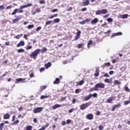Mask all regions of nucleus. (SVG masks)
Wrapping results in <instances>:
<instances>
[{
  "label": "nucleus",
  "mask_w": 130,
  "mask_h": 130,
  "mask_svg": "<svg viewBox=\"0 0 130 130\" xmlns=\"http://www.w3.org/2000/svg\"><path fill=\"white\" fill-rule=\"evenodd\" d=\"M40 49H36L30 54H29L30 57L34 59H36V58L38 56V54L40 53Z\"/></svg>",
  "instance_id": "obj_1"
},
{
  "label": "nucleus",
  "mask_w": 130,
  "mask_h": 130,
  "mask_svg": "<svg viewBox=\"0 0 130 130\" xmlns=\"http://www.w3.org/2000/svg\"><path fill=\"white\" fill-rule=\"evenodd\" d=\"M98 95L97 94V93H93L92 94H89L88 95L86 96L84 100V101H88V100H90L92 97H93L94 98H96Z\"/></svg>",
  "instance_id": "obj_2"
},
{
  "label": "nucleus",
  "mask_w": 130,
  "mask_h": 130,
  "mask_svg": "<svg viewBox=\"0 0 130 130\" xmlns=\"http://www.w3.org/2000/svg\"><path fill=\"white\" fill-rule=\"evenodd\" d=\"M90 105H91V103H90V102L82 104L80 106V109H81V110H85V109H86V108H88Z\"/></svg>",
  "instance_id": "obj_3"
},
{
  "label": "nucleus",
  "mask_w": 130,
  "mask_h": 130,
  "mask_svg": "<svg viewBox=\"0 0 130 130\" xmlns=\"http://www.w3.org/2000/svg\"><path fill=\"white\" fill-rule=\"evenodd\" d=\"M108 12L107 9H102V10L96 11L95 15H105V14H107Z\"/></svg>",
  "instance_id": "obj_4"
},
{
  "label": "nucleus",
  "mask_w": 130,
  "mask_h": 130,
  "mask_svg": "<svg viewBox=\"0 0 130 130\" xmlns=\"http://www.w3.org/2000/svg\"><path fill=\"white\" fill-rule=\"evenodd\" d=\"M42 110H43V107H39L35 108L33 110V112L34 113H40Z\"/></svg>",
  "instance_id": "obj_5"
},
{
  "label": "nucleus",
  "mask_w": 130,
  "mask_h": 130,
  "mask_svg": "<svg viewBox=\"0 0 130 130\" xmlns=\"http://www.w3.org/2000/svg\"><path fill=\"white\" fill-rule=\"evenodd\" d=\"M95 87H96L98 90L99 88H100L101 89H104V88H105V85L103 83H98L95 85Z\"/></svg>",
  "instance_id": "obj_6"
},
{
  "label": "nucleus",
  "mask_w": 130,
  "mask_h": 130,
  "mask_svg": "<svg viewBox=\"0 0 130 130\" xmlns=\"http://www.w3.org/2000/svg\"><path fill=\"white\" fill-rule=\"evenodd\" d=\"M77 31L76 36L74 38V40L77 41L79 38H80V36H81V31L80 30H79L78 29H76Z\"/></svg>",
  "instance_id": "obj_7"
},
{
  "label": "nucleus",
  "mask_w": 130,
  "mask_h": 130,
  "mask_svg": "<svg viewBox=\"0 0 130 130\" xmlns=\"http://www.w3.org/2000/svg\"><path fill=\"white\" fill-rule=\"evenodd\" d=\"M120 106H121V104L120 103H118L117 105H114L111 109L112 111H115V109H116V108H119Z\"/></svg>",
  "instance_id": "obj_8"
},
{
  "label": "nucleus",
  "mask_w": 130,
  "mask_h": 130,
  "mask_svg": "<svg viewBox=\"0 0 130 130\" xmlns=\"http://www.w3.org/2000/svg\"><path fill=\"white\" fill-rule=\"evenodd\" d=\"M86 118L89 120H92L94 118V116L92 114H88L86 115Z\"/></svg>",
  "instance_id": "obj_9"
},
{
  "label": "nucleus",
  "mask_w": 130,
  "mask_h": 130,
  "mask_svg": "<svg viewBox=\"0 0 130 130\" xmlns=\"http://www.w3.org/2000/svg\"><path fill=\"white\" fill-rule=\"evenodd\" d=\"M33 5L32 4H28L26 5H23L20 6V9L23 10V9H25V8H28V7H32Z\"/></svg>",
  "instance_id": "obj_10"
},
{
  "label": "nucleus",
  "mask_w": 130,
  "mask_h": 130,
  "mask_svg": "<svg viewBox=\"0 0 130 130\" xmlns=\"http://www.w3.org/2000/svg\"><path fill=\"white\" fill-rule=\"evenodd\" d=\"M82 5L83 7H86V6H89V5H90V2H89V0H86L85 2H82Z\"/></svg>",
  "instance_id": "obj_11"
},
{
  "label": "nucleus",
  "mask_w": 130,
  "mask_h": 130,
  "mask_svg": "<svg viewBox=\"0 0 130 130\" xmlns=\"http://www.w3.org/2000/svg\"><path fill=\"white\" fill-rule=\"evenodd\" d=\"M122 35V32H117L114 35H112L111 37V38H113L114 37H115V36H120Z\"/></svg>",
  "instance_id": "obj_12"
},
{
  "label": "nucleus",
  "mask_w": 130,
  "mask_h": 130,
  "mask_svg": "<svg viewBox=\"0 0 130 130\" xmlns=\"http://www.w3.org/2000/svg\"><path fill=\"white\" fill-rule=\"evenodd\" d=\"M21 19L20 17H17L16 18L12 20V23L13 24H15V23H17V22H19Z\"/></svg>",
  "instance_id": "obj_13"
},
{
  "label": "nucleus",
  "mask_w": 130,
  "mask_h": 130,
  "mask_svg": "<svg viewBox=\"0 0 130 130\" xmlns=\"http://www.w3.org/2000/svg\"><path fill=\"white\" fill-rule=\"evenodd\" d=\"M10 115L9 113H6L4 115V119H10Z\"/></svg>",
  "instance_id": "obj_14"
},
{
  "label": "nucleus",
  "mask_w": 130,
  "mask_h": 130,
  "mask_svg": "<svg viewBox=\"0 0 130 130\" xmlns=\"http://www.w3.org/2000/svg\"><path fill=\"white\" fill-rule=\"evenodd\" d=\"M24 45H25V42L23 41H21L17 45V47H20V46H24Z\"/></svg>",
  "instance_id": "obj_15"
},
{
  "label": "nucleus",
  "mask_w": 130,
  "mask_h": 130,
  "mask_svg": "<svg viewBox=\"0 0 130 130\" xmlns=\"http://www.w3.org/2000/svg\"><path fill=\"white\" fill-rule=\"evenodd\" d=\"M59 83H60V79L58 78H56L55 81H53L54 85H56Z\"/></svg>",
  "instance_id": "obj_16"
},
{
  "label": "nucleus",
  "mask_w": 130,
  "mask_h": 130,
  "mask_svg": "<svg viewBox=\"0 0 130 130\" xmlns=\"http://www.w3.org/2000/svg\"><path fill=\"white\" fill-rule=\"evenodd\" d=\"M105 83H108V84H111L112 83V79L107 78L104 80Z\"/></svg>",
  "instance_id": "obj_17"
},
{
  "label": "nucleus",
  "mask_w": 130,
  "mask_h": 130,
  "mask_svg": "<svg viewBox=\"0 0 130 130\" xmlns=\"http://www.w3.org/2000/svg\"><path fill=\"white\" fill-rule=\"evenodd\" d=\"M84 83H85V81L81 80L79 82H77L76 83V85H77V86H82V85H83V84H84Z\"/></svg>",
  "instance_id": "obj_18"
},
{
  "label": "nucleus",
  "mask_w": 130,
  "mask_h": 130,
  "mask_svg": "<svg viewBox=\"0 0 130 130\" xmlns=\"http://www.w3.org/2000/svg\"><path fill=\"white\" fill-rule=\"evenodd\" d=\"M58 107H61V105L58 104H55L52 107V109L54 110V109H56V108H58Z\"/></svg>",
  "instance_id": "obj_19"
},
{
  "label": "nucleus",
  "mask_w": 130,
  "mask_h": 130,
  "mask_svg": "<svg viewBox=\"0 0 130 130\" xmlns=\"http://www.w3.org/2000/svg\"><path fill=\"white\" fill-rule=\"evenodd\" d=\"M99 21L98 18H94L91 21V23L92 24H96V23H98Z\"/></svg>",
  "instance_id": "obj_20"
},
{
  "label": "nucleus",
  "mask_w": 130,
  "mask_h": 130,
  "mask_svg": "<svg viewBox=\"0 0 130 130\" xmlns=\"http://www.w3.org/2000/svg\"><path fill=\"white\" fill-rule=\"evenodd\" d=\"M45 67L46 69H48L49 68H50L51 67V62H48V63H46L45 64Z\"/></svg>",
  "instance_id": "obj_21"
},
{
  "label": "nucleus",
  "mask_w": 130,
  "mask_h": 130,
  "mask_svg": "<svg viewBox=\"0 0 130 130\" xmlns=\"http://www.w3.org/2000/svg\"><path fill=\"white\" fill-rule=\"evenodd\" d=\"M94 76V77H98V76H99V68L96 69Z\"/></svg>",
  "instance_id": "obj_22"
},
{
  "label": "nucleus",
  "mask_w": 130,
  "mask_h": 130,
  "mask_svg": "<svg viewBox=\"0 0 130 130\" xmlns=\"http://www.w3.org/2000/svg\"><path fill=\"white\" fill-rule=\"evenodd\" d=\"M25 78H17L16 79V81L19 83V82H23V81H25Z\"/></svg>",
  "instance_id": "obj_23"
},
{
  "label": "nucleus",
  "mask_w": 130,
  "mask_h": 130,
  "mask_svg": "<svg viewBox=\"0 0 130 130\" xmlns=\"http://www.w3.org/2000/svg\"><path fill=\"white\" fill-rule=\"evenodd\" d=\"M93 44V41L92 40H90L87 43V47L88 48H89L90 45H92Z\"/></svg>",
  "instance_id": "obj_24"
},
{
  "label": "nucleus",
  "mask_w": 130,
  "mask_h": 130,
  "mask_svg": "<svg viewBox=\"0 0 130 130\" xmlns=\"http://www.w3.org/2000/svg\"><path fill=\"white\" fill-rule=\"evenodd\" d=\"M124 90L125 91V92H128V93H130V89L128 88V87H127V86H124Z\"/></svg>",
  "instance_id": "obj_25"
},
{
  "label": "nucleus",
  "mask_w": 130,
  "mask_h": 130,
  "mask_svg": "<svg viewBox=\"0 0 130 130\" xmlns=\"http://www.w3.org/2000/svg\"><path fill=\"white\" fill-rule=\"evenodd\" d=\"M18 11H19V10L18 9H15L14 11L11 13L12 16H14L15 15H16V14H17V13H18Z\"/></svg>",
  "instance_id": "obj_26"
},
{
  "label": "nucleus",
  "mask_w": 130,
  "mask_h": 130,
  "mask_svg": "<svg viewBox=\"0 0 130 130\" xmlns=\"http://www.w3.org/2000/svg\"><path fill=\"white\" fill-rule=\"evenodd\" d=\"M40 12H41V10L40 9V8H37L35 10V12H33V15H35V14H36V13H40Z\"/></svg>",
  "instance_id": "obj_27"
},
{
  "label": "nucleus",
  "mask_w": 130,
  "mask_h": 130,
  "mask_svg": "<svg viewBox=\"0 0 130 130\" xmlns=\"http://www.w3.org/2000/svg\"><path fill=\"white\" fill-rule=\"evenodd\" d=\"M57 16H58V14H55L51 16H49V18L51 19H53V18H55L56 17H57Z\"/></svg>",
  "instance_id": "obj_28"
},
{
  "label": "nucleus",
  "mask_w": 130,
  "mask_h": 130,
  "mask_svg": "<svg viewBox=\"0 0 130 130\" xmlns=\"http://www.w3.org/2000/svg\"><path fill=\"white\" fill-rule=\"evenodd\" d=\"M90 92H93V91H98V89L96 87V86H95L93 88H92L91 89H90L89 90Z\"/></svg>",
  "instance_id": "obj_29"
},
{
  "label": "nucleus",
  "mask_w": 130,
  "mask_h": 130,
  "mask_svg": "<svg viewBox=\"0 0 130 130\" xmlns=\"http://www.w3.org/2000/svg\"><path fill=\"white\" fill-rule=\"evenodd\" d=\"M113 101V98H111L110 99H108L107 100V103H111Z\"/></svg>",
  "instance_id": "obj_30"
},
{
  "label": "nucleus",
  "mask_w": 130,
  "mask_h": 130,
  "mask_svg": "<svg viewBox=\"0 0 130 130\" xmlns=\"http://www.w3.org/2000/svg\"><path fill=\"white\" fill-rule=\"evenodd\" d=\"M128 17V14H123L121 16L122 19H127Z\"/></svg>",
  "instance_id": "obj_31"
},
{
  "label": "nucleus",
  "mask_w": 130,
  "mask_h": 130,
  "mask_svg": "<svg viewBox=\"0 0 130 130\" xmlns=\"http://www.w3.org/2000/svg\"><path fill=\"white\" fill-rule=\"evenodd\" d=\"M45 51H47V48H46L45 47H44L43 48V49L41 50V53H44Z\"/></svg>",
  "instance_id": "obj_32"
},
{
  "label": "nucleus",
  "mask_w": 130,
  "mask_h": 130,
  "mask_svg": "<svg viewBox=\"0 0 130 130\" xmlns=\"http://www.w3.org/2000/svg\"><path fill=\"white\" fill-rule=\"evenodd\" d=\"M20 122V121L19 120H16L15 121H13V122L12 123V125L18 124Z\"/></svg>",
  "instance_id": "obj_33"
},
{
  "label": "nucleus",
  "mask_w": 130,
  "mask_h": 130,
  "mask_svg": "<svg viewBox=\"0 0 130 130\" xmlns=\"http://www.w3.org/2000/svg\"><path fill=\"white\" fill-rule=\"evenodd\" d=\"M4 126H5V123H1L0 124V130H3L4 129Z\"/></svg>",
  "instance_id": "obj_34"
},
{
  "label": "nucleus",
  "mask_w": 130,
  "mask_h": 130,
  "mask_svg": "<svg viewBox=\"0 0 130 130\" xmlns=\"http://www.w3.org/2000/svg\"><path fill=\"white\" fill-rule=\"evenodd\" d=\"M18 53H21V52H25V50L23 49H19L17 50Z\"/></svg>",
  "instance_id": "obj_35"
},
{
  "label": "nucleus",
  "mask_w": 130,
  "mask_h": 130,
  "mask_svg": "<svg viewBox=\"0 0 130 130\" xmlns=\"http://www.w3.org/2000/svg\"><path fill=\"white\" fill-rule=\"evenodd\" d=\"M32 48L33 47L32 46H27L25 47V49L26 50H29L30 49H32Z\"/></svg>",
  "instance_id": "obj_36"
},
{
  "label": "nucleus",
  "mask_w": 130,
  "mask_h": 130,
  "mask_svg": "<svg viewBox=\"0 0 130 130\" xmlns=\"http://www.w3.org/2000/svg\"><path fill=\"white\" fill-rule=\"evenodd\" d=\"M84 44L83 43H82V44H79L78 45V47L79 48H83V47H84Z\"/></svg>",
  "instance_id": "obj_37"
},
{
  "label": "nucleus",
  "mask_w": 130,
  "mask_h": 130,
  "mask_svg": "<svg viewBox=\"0 0 130 130\" xmlns=\"http://www.w3.org/2000/svg\"><path fill=\"white\" fill-rule=\"evenodd\" d=\"M110 65H111L110 62H108L104 64V67H110Z\"/></svg>",
  "instance_id": "obj_38"
},
{
  "label": "nucleus",
  "mask_w": 130,
  "mask_h": 130,
  "mask_svg": "<svg viewBox=\"0 0 130 130\" xmlns=\"http://www.w3.org/2000/svg\"><path fill=\"white\" fill-rule=\"evenodd\" d=\"M21 36H23V34H21V35H17L15 37V38H16V39H20V38H21Z\"/></svg>",
  "instance_id": "obj_39"
},
{
  "label": "nucleus",
  "mask_w": 130,
  "mask_h": 130,
  "mask_svg": "<svg viewBox=\"0 0 130 130\" xmlns=\"http://www.w3.org/2000/svg\"><path fill=\"white\" fill-rule=\"evenodd\" d=\"M60 19L59 18H56L54 19V23H59Z\"/></svg>",
  "instance_id": "obj_40"
},
{
  "label": "nucleus",
  "mask_w": 130,
  "mask_h": 130,
  "mask_svg": "<svg viewBox=\"0 0 130 130\" xmlns=\"http://www.w3.org/2000/svg\"><path fill=\"white\" fill-rule=\"evenodd\" d=\"M48 97H49V95H41V99H45V98H48Z\"/></svg>",
  "instance_id": "obj_41"
},
{
  "label": "nucleus",
  "mask_w": 130,
  "mask_h": 130,
  "mask_svg": "<svg viewBox=\"0 0 130 130\" xmlns=\"http://www.w3.org/2000/svg\"><path fill=\"white\" fill-rule=\"evenodd\" d=\"M130 104V101H125L124 102V105H128Z\"/></svg>",
  "instance_id": "obj_42"
},
{
  "label": "nucleus",
  "mask_w": 130,
  "mask_h": 130,
  "mask_svg": "<svg viewBox=\"0 0 130 130\" xmlns=\"http://www.w3.org/2000/svg\"><path fill=\"white\" fill-rule=\"evenodd\" d=\"M52 22V21L51 20H49V21H46L45 24L47 26L48 25H50V24H51Z\"/></svg>",
  "instance_id": "obj_43"
},
{
  "label": "nucleus",
  "mask_w": 130,
  "mask_h": 130,
  "mask_svg": "<svg viewBox=\"0 0 130 130\" xmlns=\"http://www.w3.org/2000/svg\"><path fill=\"white\" fill-rule=\"evenodd\" d=\"M32 28H34V24L28 25L27 26V28L28 29H32Z\"/></svg>",
  "instance_id": "obj_44"
},
{
  "label": "nucleus",
  "mask_w": 130,
  "mask_h": 130,
  "mask_svg": "<svg viewBox=\"0 0 130 130\" xmlns=\"http://www.w3.org/2000/svg\"><path fill=\"white\" fill-rule=\"evenodd\" d=\"M107 20L108 21V22L109 23H111V22H113V19H112V18H109L107 19Z\"/></svg>",
  "instance_id": "obj_45"
},
{
  "label": "nucleus",
  "mask_w": 130,
  "mask_h": 130,
  "mask_svg": "<svg viewBox=\"0 0 130 130\" xmlns=\"http://www.w3.org/2000/svg\"><path fill=\"white\" fill-rule=\"evenodd\" d=\"M114 85H119L120 84V82H119L117 80H115L114 81Z\"/></svg>",
  "instance_id": "obj_46"
},
{
  "label": "nucleus",
  "mask_w": 130,
  "mask_h": 130,
  "mask_svg": "<svg viewBox=\"0 0 130 130\" xmlns=\"http://www.w3.org/2000/svg\"><path fill=\"white\" fill-rule=\"evenodd\" d=\"M104 129V126H102V125H100L99 126V129L100 130H103Z\"/></svg>",
  "instance_id": "obj_47"
},
{
  "label": "nucleus",
  "mask_w": 130,
  "mask_h": 130,
  "mask_svg": "<svg viewBox=\"0 0 130 130\" xmlns=\"http://www.w3.org/2000/svg\"><path fill=\"white\" fill-rule=\"evenodd\" d=\"M47 87V86H46V85H43V86H41L40 88L42 90H45V89H46Z\"/></svg>",
  "instance_id": "obj_48"
},
{
  "label": "nucleus",
  "mask_w": 130,
  "mask_h": 130,
  "mask_svg": "<svg viewBox=\"0 0 130 130\" xmlns=\"http://www.w3.org/2000/svg\"><path fill=\"white\" fill-rule=\"evenodd\" d=\"M45 71V68H41L40 69V72L41 73H42V72H44Z\"/></svg>",
  "instance_id": "obj_49"
},
{
  "label": "nucleus",
  "mask_w": 130,
  "mask_h": 130,
  "mask_svg": "<svg viewBox=\"0 0 130 130\" xmlns=\"http://www.w3.org/2000/svg\"><path fill=\"white\" fill-rule=\"evenodd\" d=\"M80 24L81 25H85V24H86V21L85 20H83L80 22Z\"/></svg>",
  "instance_id": "obj_50"
},
{
  "label": "nucleus",
  "mask_w": 130,
  "mask_h": 130,
  "mask_svg": "<svg viewBox=\"0 0 130 130\" xmlns=\"http://www.w3.org/2000/svg\"><path fill=\"white\" fill-rule=\"evenodd\" d=\"M15 120H16V115H14L12 116V121H15Z\"/></svg>",
  "instance_id": "obj_51"
},
{
  "label": "nucleus",
  "mask_w": 130,
  "mask_h": 130,
  "mask_svg": "<svg viewBox=\"0 0 130 130\" xmlns=\"http://www.w3.org/2000/svg\"><path fill=\"white\" fill-rule=\"evenodd\" d=\"M75 110V109L72 108L69 110V113H72Z\"/></svg>",
  "instance_id": "obj_52"
},
{
  "label": "nucleus",
  "mask_w": 130,
  "mask_h": 130,
  "mask_svg": "<svg viewBox=\"0 0 130 130\" xmlns=\"http://www.w3.org/2000/svg\"><path fill=\"white\" fill-rule=\"evenodd\" d=\"M35 77V75H34V74L33 73H31L30 75H29V77L30 78H34Z\"/></svg>",
  "instance_id": "obj_53"
},
{
  "label": "nucleus",
  "mask_w": 130,
  "mask_h": 130,
  "mask_svg": "<svg viewBox=\"0 0 130 130\" xmlns=\"http://www.w3.org/2000/svg\"><path fill=\"white\" fill-rule=\"evenodd\" d=\"M71 122H72V121L70 119H68L67 120L66 123L67 124H70V123H71Z\"/></svg>",
  "instance_id": "obj_54"
},
{
  "label": "nucleus",
  "mask_w": 130,
  "mask_h": 130,
  "mask_svg": "<svg viewBox=\"0 0 130 130\" xmlns=\"http://www.w3.org/2000/svg\"><path fill=\"white\" fill-rule=\"evenodd\" d=\"M13 8V6L12 5H10L9 6H7L6 7L7 10H10V9H12Z\"/></svg>",
  "instance_id": "obj_55"
},
{
  "label": "nucleus",
  "mask_w": 130,
  "mask_h": 130,
  "mask_svg": "<svg viewBox=\"0 0 130 130\" xmlns=\"http://www.w3.org/2000/svg\"><path fill=\"white\" fill-rule=\"evenodd\" d=\"M42 27L41 26H38L36 29V31H40V29H42Z\"/></svg>",
  "instance_id": "obj_56"
},
{
  "label": "nucleus",
  "mask_w": 130,
  "mask_h": 130,
  "mask_svg": "<svg viewBox=\"0 0 130 130\" xmlns=\"http://www.w3.org/2000/svg\"><path fill=\"white\" fill-rule=\"evenodd\" d=\"M104 77H106V78H109V75L108 73H106L104 74Z\"/></svg>",
  "instance_id": "obj_57"
},
{
  "label": "nucleus",
  "mask_w": 130,
  "mask_h": 130,
  "mask_svg": "<svg viewBox=\"0 0 130 130\" xmlns=\"http://www.w3.org/2000/svg\"><path fill=\"white\" fill-rule=\"evenodd\" d=\"M39 4L41 5H43V4H45V2L44 1H40L39 2Z\"/></svg>",
  "instance_id": "obj_58"
},
{
  "label": "nucleus",
  "mask_w": 130,
  "mask_h": 130,
  "mask_svg": "<svg viewBox=\"0 0 130 130\" xmlns=\"http://www.w3.org/2000/svg\"><path fill=\"white\" fill-rule=\"evenodd\" d=\"M58 11V9H55L52 10V13H55V12H57Z\"/></svg>",
  "instance_id": "obj_59"
},
{
  "label": "nucleus",
  "mask_w": 130,
  "mask_h": 130,
  "mask_svg": "<svg viewBox=\"0 0 130 130\" xmlns=\"http://www.w3.org/2000/svg\"><path fill=\"white\" fill-rule=\"evenodd\" d=\"M77 100H76V99H73L72 100V103L73 104H75V103H76Z\"/></svg>",
  "instance_id": "obj_60"
},
{
  "label": "nucleus",
  "mask_w": 130,
  "mask_h": 130,
  "mask_svg": "<svg viewBox=\"0 0 130 130\" xmlns=\"http://www.w3.org/2000/svg\"><path fill=\"white\" fill-rule=\"evenodd\" d=\"M82 12H85V11H87V8H83L81 10Z\"/></svg>",
  "instance_id": "obj_61"
},
{
  "label": "nucleus",
  "mask_w": 130,
  "mask_h": 130,
  "mask_svg": "<svg viewBox=\"0 0 130 130\" xmlns=\"http://www.w3.org/2000/svg\"><path fill=\"white\" fill-rule=\"evenodd\" d=\"M80 91V89H76V90H75V93H76V94H79V91Z\"/></svg>",
  "instance_id": "obj_62"
},
{
  "label": "nucleus",
  "mask_w": 130,
  "mask_h": 130,
  "mask_svg": "<svg viewBox=\"0 0 130 130\" xmlns=\"http://www.w3.org/2000/svg\"><path fill=\"white\" fill-rule=\"evenodd\" d=\"M67 99V97H63L61 99L60 101L62 102Z\"/></svg>",
  "instance_id": "obj_63"
},
{
  "label": "nucleus",
  "mask_w": 130,
  "mask_h": 130,
  "mask_svg": "<svg viewBox=\"0 0 130 130\" xmlns=\"http://www.w3.org/2000/svg\"><path fill=\"white\" fill-rule=\"evenodd\" d=\"M5 45H6V46H9V45H10V42H5Z\"/></svg>",
  "instance_id": "obj_64"
}]
</instances>
